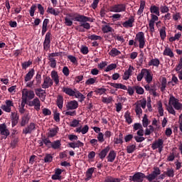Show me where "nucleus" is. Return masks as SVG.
I'll return each mask as SVG.
<instances>
[{"label": "nucleus", "instance_id": "1", "mask_svg": "<svg viewBox=\"0 0 182 182\" xmlns=\"http://www.w3.org/2000/svg\"><path fill=\"white\" fill-rule=\"evenodd\" d=\"M160 174H161L160 168L154 167V171L148 176L144 175V173L141 172H138L134 173V176H130V181L134 182H143V180L146 178L148 181L151 182L153 180H155L158 176H160Z\"/></svg>", "mask_w": 182, "mask_h": 182}, {"label": "nucleus", "instance_id": "2", "mask_svg": "<svg viewBox=\"0 0 182 182\" xmlns=\"http://www.w3.org/2000/svg\"><path fill=\"white\" fill-rule=\"evenodd\" d=\"M169 106H173L176 110H181L182 104L180 103L178 99L176 98L174 96H171L168 101Z\"/></svg>", "mask_w": 182, "mask_h": 182}, {"label": "nucleus", "instance_id": "3", "mask_svg": "<svg viewBox=\"0 0 182 182\" xmlns=\"http://www.w3.org/2000/svg\"><path fill=\"white\" fill-rule=\"evenodd\" d=\"M126 11V4H115L110 8V12H125Z\"/></svg>", "mask_w": 182, "mask_h": 182}, {"label": "nucleus", "instance_id": "4", "mask_svg": "<svg viewBox=\"0 0 182 182\" xmlns=\"http://www.w3.org/2000/svg\"><path fill=\"white\" fill-rule=\"evenodd\" d=\"M135 41H138V42H139V48L140 49H143V48H144V45L146 44V42L144 41V33H138L136 35Z\"/></svg>", "mask_w": 182, "mask_h": 182}, {"label": "nucleus", "instance_id": "5", "mask_svg": "<svg viewBox=\"0 0 182 182\" xmlns=\"http://www.w3.org/2000/svg\"><path fill=\"white\" fill-rule=\"evenodd\" d=\"M52 86H53V80H52L50 77H46L41 85L42 89H49V87H52Z\"/></svg>", "mask_w": 182, "mask_h": 182}, {"label": "nucleus", "instance_id": "6", "mask_svg": "<svg viewBox=\"0 0 182 182\" xmlns=\"http://www.w3.org/2000/svg\"><path fill=\"white\" fill-rule=\"evenodd\" d=\"M22 97H25L27 100H32L35 97V92L33 91H28L27 89H23L22 91Z\"/></svg>", "mask_w": 182, "mask_h": 182}, {"label": "nucleus", "instance_id": "7", "mask_svg": "<svg viewBox=\"0 0 182 182\" xmlns=\"http://www.w3.org/2000/svg\"><path fill=\"white\" fill-rule=\"evenodd\" d=\"M28 106H33L35 110L39 112L41 110V100H39V98L36 97L33 99L32 101L29 102Z\"/></svg>", "mask_w": 182, "mask_h": 182}, {"label": "nucleus", "instance_id": "8", "mask_svg": "<svg viewBox=\"0 0 182 182\" xmlns=\"http://www.w3.org/2000/svg\"><path fill=\"white\" fill-rule=\"evenodd\" d=\"M0 134L3 136V139H6L9 134H11V132H9V130L6 129V124H0Z\"/></svg>", "mask_w": 182, "mask_h": 182}, {"label": "nucleus", "instance_id": "9", "mask_svg": "<svg viewBox=\"0 0 182 182\" xmlns=\"http://www.w3.org/2000/svg\"><path fill=\"white\" fill-rule=\"evenodd\" d=\"M36 129V124L35 123H30L28 126L23 129V134H31L32 132Z\"/></svg>", "mask_w": 182, "mask_h": 182}, {"label": "nucleus", "instance_id": "10", "mask_svg": "<svg viewBox=\"0 0 182 182\" xmlns=\"http://www.w3.org/2000/svg\"><path fill=\"white\" fill-rule=\"evenodd\" d=\"M50 32H48L46 35L45 41L43 43V48L45 50H48L49 48L50 47V36H51Z\"/></svg>", "mask_w": 182, "mask_h": 182}, {"label": "nucleus", "instance_id": "11", "mask_svg": "<svg viewBox=\"0 0 182 182\" xmlns=\"http://www.w3.org/2000/svg\"><path fill=\"white\" fill-rule=\"evenodd\" d=\"M14 107V102L7 100H6V105H1V109L7 113H11V107Z\"/></svg>", "mask_w": 182, "mask_h": 182}, {"label": "nucleus", "instance_id": "12", "mask_svg": "<svg viewBox=\"0 0 182 182\" xmlns=\"http://www.w3.org/2000/svg\"><path fill=\"white\" fill-rule=\"evenodd\" d=\"M90 19L89 17L78 14H76V16L75 17V21L77 22H89Z\"/></svg>", "mask_w": 182, "mask_h": 182}, {"label": "nucleus", "instance_id": "13", "mask_svg": "<svg viewBox=\"0 0 182 182\" xmlns=\"http://www.w3.org/2000/svg\"><path fill=\"white\" fill-rule=\"evenodd\" d=\"M164 144V141L161 139H158L157 141H155L152 145H151V149L153 150H156V149H159V147H161Z\"/></svg>", "mask_w": 182, "mask_h": 182}, {"label": "nucleus", "instance_id": "14", "mask_svg": "<svg viewBox=\"0 0 182 182\" xmlns=\"http://www.w3.org/2000/svg\"><path fill=\"white\" fill-rule=\"evenodd\" d=\"M133 70H134V68L132 67V65L129 66V69L126 70L123 75V80H128L129 77L132 76V73H133Z\"/></svg>", "mask_w": 182, "mask_h": 182}, {"label": "nucleus", "instance_id": "15", "mask_svg": "<svg viewBox=\"0 0 182 182\" xmlns=\"http://www.w3.org/2000/svg\"><path fill=\"white\" fill-rule=\"evenodd\" d=\"M110 151V146H107L105 149H102L99 154L98 156L100 159L103 160L106 156H107V154Z\"/></svg>", "mask_w": 182, "mask_h": 182}, {"label": "nucleus", "instance_id": "16", "mask_svg": "<svg viewBox=\"0 0 182 182\" xmlns=\"http://www.w3.org/2000/svg\"><path fill=\"white\" fill-rule=\"evenodd\" d=\"M77 106H78V104L75 100L70 101L66 105V107L68 110H73L75 109H77Z\"/></svg>", "mask_w": 182, "mask_h": 182}, {"label": "nucleus", "instance_id": "17", "mask_svg": "<svg viewBox=\"0 0 182 182\" xmlns=\"http://www.w3.org/2000/svg\"><path fill=\"white\" fill-rule=\"evenodd\" d=\"M109 85L115 89H122V90H127V87L121 83L109 82Z\"/></svg>", "mask_w": 182, "mask_h": 182}, {"label": "nucleus", "instance_id": "18", "mask_svg": "<svg viewBox=\"0 0 182 182\" xmlns=\"http://www.w3.org/2000/svg\"><path fill=\"white\" fill-rule=\"evenodd\" d=\"M11 120H12V127H15L18 124V121L19 120V116L15 112H11Z\"/></svg>", "mask_w": 182, "mask_h": 182}, {"label": "nucleus", "instance_id": "19", "mask_svg": "<svg viewBox=\"0 0 182 182\" xmlns=\"http://www.w3.org/2000/svg\"><path fill=\"white\" fill-rule=\"evenodd\" d=\"M116 159V152L114 151H110L108 156H107V161L113 163Z\"/></svg>", "mask_w": 182, "mask_h": 182}, {"label": "nucleus", "instance_id": "20", "mask_svg": "<svg viewBox=\"0 0 182 182\" xmlns=\"http://www.w3.org/2000/svg\"><path fill=\"white\" fill-rule=\"evenodd\" d=\"M133 22H134V18L131 17L127 21L122 23L124 28H133Z\"/></svg>", "mask_w": 182, "mask_h": 182}, {"label": "nucleus", "instance_id": "21", "mask_svg": "<svg viewBox=\"0 0 182 182\" xmlns=\"http://www.w3.org/2000/svg\"><path fill=\"white\" fill-rule=\"evenodd\" d=\"M63 92L65 93V95H68V96H75V90H72L71 88L63 87Z\"/></svg>", "mask_w": 182, "mask_h": 182}, {"label": "nucleus", "instance_id": "22", "mask_svg": "<svg viewBox=\"0 0 182 182\" xmlns=\"http://www.w3.org/2000/svg\"><path fill=\"white\" fill-rule=\"evenodd\" d=\"M69 147L71 149H76L79 147H83L84 144L80 141H77V143L71 142L68 144Z\"/></svg>", "mask_w": 182, "mask_h": 182}, {"label": "nucleus", "instance_id": "23", "mask_svg": "<svg viewBox=\"0 0 182 182\" xmlns=\"http://www.w3.org/2000/svg\"><path fill=\"white\" fill-rule=\"evenodd\" d=\"M33 75H35V70L31 69L25 76V82H29L31 79L33 77Z\"/></svg>", "mask_w": 182, "mask_h": 182}, {"label": "nucleus", "instance_id": "24", "mask_svg": "<svg viewBox=\"0 0 182 182\" xmlns=\"http://www.w3.org/2000/svg\"><path fill=\"white\" fill-rule=\"evenodd\" d=\"M144 74L147 83H150L151 80H153V77L151 76V74H150V71L145 69V72L144 73Z\"/></svg>", "mask_w": 182, "mask_h": 182}, {"label": "nucleus", "instance_id": "25", "mask_svg": "<svg viewBox=\"0 0 182 182\" xmlns=\"http://www.w3.org/2000/svg\"><path fill=\"white\" fill-rule=\"evenodd\" d=\"M51 77L54 80L55 85H59V75H58V72L52 71Z\"/></svg>", "mask_w": 182, "mask_h": 182}, {"label": "nucleus", "instance_id": "26", "mask_svg": "<svg viewBox=\"0 0 182 182\" xmlns=\"http://www.w3.org/2000/svg\"><path fill=\"white\" fill-rule=\"evenodd\" d=\"M164 56H169V58H174V53L171 50L170 48H166L164 50Z\"/></svg>", "mask_w": 182, "mask_h": 182}, {"label": "nucleus", "instance_id": "27", "mask_svg": "<svg viewBox=\"0 0 182 182\" xmlns=\"http://www.w3.org/2000/svg\"><path fill=\"white\" fill-rule=\"evenodd\" d=\"M56 103L58 107H59L60 109L63 108V97L62 95L58 96Z\"/></svg>", "mask_w": 182, "mask_h": 182}, {"label": "nucleus", "instance_id": "28", "mask_svg": "<svg viewBox=\"0 0 182 182\" xmlns=\"http://www.w3.org/2000/svg\"><path fill=\"white\" fill-rule=\"evenodd\" d=\"M62 144H60V141L57 140L54 141L53 142H51V144H50V147H52V149H54V150H56L60 147Z\"/></svg>", "mask_w": 182, "mask_h": 182}, {"label": "nucleus", "instance_id": "29", "mask_svg": "<svg viewBox=\"0 0 182 182\" xmlns=\"http://www.w3.org/2000/svg\"><path fill=\"white\" fill-rule=\"evenodd\" d=\"M151 14H155L157 16H160V11L156 6H151L150 8Z\"/></svg>", "mask_w": 182, "mask_h": 182}, {"label": "nucleus", "instance_id": "30", "mask_svg": "<svg viewBox=\"0 0 182 182\" xmlns=\"http://www.w3.org/2000/svg\"><path fill=\"white\" fill-rule=\"evenodd\" d=\"M48 14H50L51 15H54L55 16H58L59 15L60 12L59 11H56L53 7H48L47 9Z\"/></svg>", "mask_w": 182, "mask_h": 182}, {"label": "nucleus", "instance_id": "31", "mask_svg": "<svg viewBox=\"0 0 182 182\" xmlns=\"http://www.w3.org/2000/svg\"><path fill=\"white\" fill-rule=\"evenodd\" d=\"M121 180L119 178H113L112 176H107L104 182H120Z\"/></svg>", "mask_w": 182, "mask_h": 182}, {"label": "nucleus", "instance_id": "32", "mask_svg": "<svg viewBox=\"0 0 182 182\" xmlns=\"http://www.w3.org/2000/svg\"><path fill=\"white\" fill-rule=\"evenodd\" d=\"M102 31L103 33H109V32H112L113 31V28L109 25H105L102 26Z\"/></svg>", "mask_w": 182, "mask_h": 182}, {"label": "nucleus", "instance_id": "33", "mask_svg": "<svg viewBox=\"0 0 182 182\" xmlns=\"http://www.w3.org/2000/svg\"><path fill=\"white\" fill-rule=\"evenodd\" d=\"M135 112L136 114H141L143 113V110H141V107L140 106V103L139 102L135 103Z\"/></svg>", "mask_w": 182, "mask_h": 182}, {"label": "nucleus", "instance_id": "34", "mask_svg": "<svg viewBox=\"0 0 182 182\" xmlns=\"http://www.w3.org/2000/svg\"><path fill=\"white\" fill-rule=\"evenodd\" d=\"M159 33H160V36H161V39H162V41H164V39H166V27L163 26L160 30H159Z\"/></svg>", "mask_w": 182, "mask_h": 182}, {"label": "nucleus", "instance_id": "35", "mask_svg": "<svg viewBox=\"0 0 182 182\" xmlns=\"http://www.w3.org/2000/svg\"><path fill=\"white\" fill-rule=\"evenodd\" d=\"M58 130H59V128H53L50 129L48 133L49 137H55V136L58 134Z\"/></svg>", "mask_w": 182, "mask_h": 182}, {"label": "nucleus", "instance_id": "36", "mask_svg": "<svg viewBox=\"0 0 182 182\" xmlns=\"http://www.w3.org/2000/svg\"><path fill=\"white\" fill-rule=\"evenodd\" d=\"M153 132H154V127L151 125H149V128H146L145 130V136H150Z\"/></svg>", "mask_w": 182, "mask_h": 182}, {"label": "nucleus", "instance_id": "37", "mask_svg": "<svg viewBox=\"0 0 182 182\" xmlns=\"http://www.w3.org/2000/svg\"><path fill=\"white\" fill-rule=\"evenodd\" d=\"M28 123H29V118L28 117H23L21 122V127H24Z\"/></svg>", "mask_w": 182, "mask_h": 182}, {"label": "nucleus", "instance_id": "38", "mask_svg": "<svg viewBox=\"0 0 182 182\" xmlns=\"http://www.w3.org/2000/svg\"><path fill=\"white\" fill-rule=\"evenodd\" d=\"M160 65V60H159V59L155 58V59H152L150 60L149 62V66H159Z\"/></svg>", "mask_w": 182, "mask_h": 182}, {"label": "nucleus", "instance_id": "39", "mask_svg": "<svg viewBox=\"0 0 182 182\" xmlns=\"http://www.w3.org/2000/svg\"><path fill=\"white\" fill-rule=\"evenodd\" d=\"M146 3L144 1H141L140 8L138 10L137 15H141L143 14V11H144V6Z\"/></svg>", "mask_w": 182, "mask_h": 182}, {"label": "nucleus", "instance_id": "40", "mask_svg": "<svg viewBox=\"0 0 182 182\" xmlns=\"http://www.w3.org/2000/svg\"><path fill=\"white\" fill-rule=\"evenodd\" d=\"M134 89L136 90V93H137V95H143V93H144V89L141 87L135 86L134 87Z\"/></svg>", "mask_w": 182, "mask_h": 182}, {"label": "nucleus", "instance_id": "41", "mask_svg": "<svg viewBox=\"0 0 182 182\" xmlns=\"http://www.w3.org/2000/svg\"><path fill=\"white\" fill-rule=\"evenodd\" d=\"M52 160H53V156L50 154H48L44 157V161L46 163H51Z\"/></svg>", "mask_w": 182, "mask_h": 182}, {"label": "nucleus", "instance_id": "42", "mask_svg": "<svg viewBox=\"0 0 182 182\" xmlns=\"http://www.w3.org/2000/svg\"><path fill=\"white\" fill-rule=\"evenodd\" d=\"M164 174L168 177H174V170L173 168H168L167 171L164 172Z\"/></svg>", "mask_w": 182, "mask_h": 182}, {"label": "nucleus", "instance_id": "43", "mask_svg": "<svg viewBox=\"0 0 182 182\" xmlns=\"http://www.w3.org/2000/svg\"><path fill=\"white\" fill-rule=\"evenodd\" d=\"M158 110L160 116L164 115V109H163V104L161 102H159L158 104Z\"/></svg>", "mask_w": 182, "mask_h": 182}, {"label": "nucleus", "instance_id": "44", "mask_svg": "<svg viewBox=\"0 0 182 182\" xmlns=\"http://www.w3.org/2000/svg\"><path fill=\"white\" fill-rule=\"evenodd\" d=\"M109 55L111 56H117L119 55H120V51H119L116 48H112L110 52H109Z\"/></svg>", "mask_w": 182, "mask_h": 182}, {"label": "nucleus", "instance_id": "45", "mask_svg": "<svg viewBox=\"0 0 182 182\" xmlns=\"http://www.w3.org/2000/svg\"><path fill=\"white\" fill-rule=\"evenodd\" d=\"M136 150V145L133 144V145H129L127 147V153H129V154L133 153V151H134Z\"/></svg>", "mask_w": 182, "mask_h": 182}, {"label": "nucleus", "instance_id": "46", "mask_svg": "<svg viewBox=\"0 0 182 182\" xmlns=\"http://www.w3.org/2000/svg\"><path fill=\"white\" fill-rule=\"evenodd\" d=\"M88 39H90L91 41H102V36L94 34L88 36Z\"/></svg>", "mask_w": 182, "mask_h": 182}, {"label": "nucleus", "instance_id": "47", "mask_svg": "<svg viewBox=\"0 0 182 182\" xmlns=\"http://www.w3.org/2000/svg\"><path fill=\"white\" fill-rule=\"evenodd\" d=\"M124 117L126 119V121L127 122V123L129 124H130V123H132V117H130V112L129 111H127L125 114H124Z\"/></svg>", "mask_w": 182, "mask_h": 182}, {"label": "nucleus", "instance_id": "48", "mask_svg": "<svg viewBox=\"0 0 182 182\" xmlns=\"http://www.w3.org/2000/svg\"><path fill=\"white\" fill-rule=\"evenodd\" d=\"M142 124L144 127H147V126H149V119H147V114L144 115Z\"/></svg>", "mask_w": 182, "mask_h": 182}, {"label": "nucleus", "instance_id": "49", "mask_svg": "<svg viewBox=\"0 0 182 182\" xmlns=\"http://www.w3.org/2000/svg\"><path fill=\"white\" fill-rule=\"evenodd\" d=\"M78 124H80V121L77 119H73L70 124V127H77Z\"/></svg>", "mask_w": 182, "mask_h": 182}, {"label": "nucleus", "instance_id": "50", "mask_svg": "<svg viewBox=\"0 0 182 182\" xmlns=\"http://www.w3.org/2000/svg\"><path fill=\"white\" fill-rule=\"evenodd\" d=\"M74 96L77 97V99H82V100H85V95L80 93L79 91H75Z\"/></svg>", "mask_w": 182, "mask_h": 182}, {"label": "nucleus", "instance_id": "51", "mask_svg": "<svg viewBox=\"0 0 182 182\" xmlns=\"http://www.w3.org/2000/svg\"><path fill=\"white\" fill-rule=\"evenodd\" d=\"M41 80H42V76L39 73H38L36 76V82L38 86H39L41 83H42Z\"/></svg>", "mask_w": 182, "mask_h": 182}, {"label": "nucleus", "instance_id": "52", "mask_svg": "<svg viewBox=\"0 0 182 182\" xmlns=\"http://www.w3.org/2000/svg\"><path fill=\"white\" fill-rule=\"evenodd\" d=\"M145 71H146V69L141 70V73L137 75L136 79L138 82H141V79H143V77L144 76Z\"/></svg>", "mask_w": 182, "mask_h": 182}, {"label": "nucleus", "instance_id": "53", "mask_svg": "<svg viewBox=\"0 0 182 182\" xmlns=\"http://www.w3.org/2000/svg\"><path fill=\"white\" fill-rule=\"evenodd\" d=\"M116 68H117V66L116 65V64H111L109 65L106 69H105V72H110V70H113V69H116Z\"/></svg>", "mask_w": 182, "mask_h": 182}, {"label": "nucleus", "instance_id": "54", "mask_svg": "<svg viewBox=\"0 0 182 182\" xmlns=\"http://www.w3.org/2000/svg\"><path fill=\"white\" fill-rule=\"evenodd\" d=\"M94 171H95V168H90L87 169V177H89V178H92V176Z\"/></svg>", "mask_w": 182, "mask_h": 182}, {"label": "nucleus", "instance_id": "55", "mask_svg": "<svg viewBox=\"0 0 182 182\" xmlns=\"http://www.w3.org/2000/svg\"><path fill=\"white\" fill-rule=\"evenodd\" d=\"M65 23L66 26H72L73 25V21L72 20H70L69 18L65 17Z\"/></svg>", "mask_w": 182, "mask_h": 182}, {"label": "nucleus", "instance_id": "56", "mask_svg": "<svg viewBox=\"0 0 182 182\" xmlns=\"http://www.w3.org/2000/svg\"><path fill=\"white\" fill-rule=\"evenodd\" d=\"M35 11H36V5H32L29 11L31 16H33L35 15Z\"/></svg>", "mask_w": 182, "mask_h": 182}, {"label": "nucleus", "instance_id": "57", "mask_svg": "<svg viewBox=\"0 0 182 182\" xmlns=\"http://www.w3.org/2000/svg\"><path fill=\"white\" fill-rule=\"evenodd\" d=\"M167 110H168V113L176 116V111L174 110V108H173V106H171V105L168 106L167 107Z\"/></svg>", "mask_w": 182, "mask_h": 182}, {"label": "nucleus", "instance_id": "58", "mask_svg": "<svg viewBox=\"0 0 182 182\" xmlns=\"http://www.w3.org/2000/svg\"><path fill=\"white\" fill-rule=\"evenodd\" d=\"M43 114H44V116H50V114H52V112H50V110L48 108H43Z\"/></svg>", "mask_w": 182, "mask_h": 182}, {"label": "nucleus", "instance_id": "59", "mask_svg": "<svg viewBox=\"0 0 182 182\" xmlns=\"http://www.w3.org/2000/svg\"><path fill=\"white\" fill-rule=\"evenodd\" d=\"M146 104H147V101L146 100V99L139 100V105H140V107H142V109H146Z\"/></svg>", "mask_w": 182, "mask_h": 182}, {"label": "nucleus", "instance_id": "60", "mask_svg": "<svg viewBox=\"0 0 182 182\" xmlns=\"http://www.w3.org/2000/svg\"><path fill=\"white\" fill-rule=\"evenodd\" d=\"M96 83V78H90L85 82V85H95Z\"/></svg>", "mask_w": 182, "mask_h": 182}, {"label": "nucleus", "instance_id": "61", "mask_svg": "<svg viewBox=\"0 0 182 182\" xmlns=\"http://www.w3.org/2000/svg\"><path fill=\"white\" fill-rule=\"evenodd\" d=\"M141 129H143V125H141V124H140V123H135L134 124V130H141Z\"/></svg>", "mask_w": 182, "mask_h": 182}, {"label": "nucleus", "instance_id": "62", "mask_svg": "<svg viewBox=\"0 0 182 182\" xmlns=\"http://www.w3.org/2000/svg\"><path fill=\"white\" fill-rule=\"evenodd\" d=\"M89 132V126L85 125L82 129H81L82 134H86Z\"/></svg>", "mask_w": 182, "mask_h": 182}, {"label": "nucleus", "instance_id": "63", "mask_svg": "<svg viewBox=\"0 0 182 182\" xmlns=\"http://www.w3.org/2000/svg\"><path fill=\"white\" fill-rule=\"evenodd\" d=\"M151 18L149 22L155 23L156 21H159V17L154 14H151Z\"/></svg>", "mask_w": 182, "mask_h": 182}, {"label": "nucleus", "instance_id": "64", "mask_svg": "<svg viewBox=\"0 0 182 182\" xmlns=\"http://www.w3.org/2000/svg\"><path fill=\"white\" fill-rule=\"evenodd\" d=\"M102 102L103 103H110L112 102V97H102Z\"/></svg>", "mask_w": 182, "mask_h": 182}]
</instances>
